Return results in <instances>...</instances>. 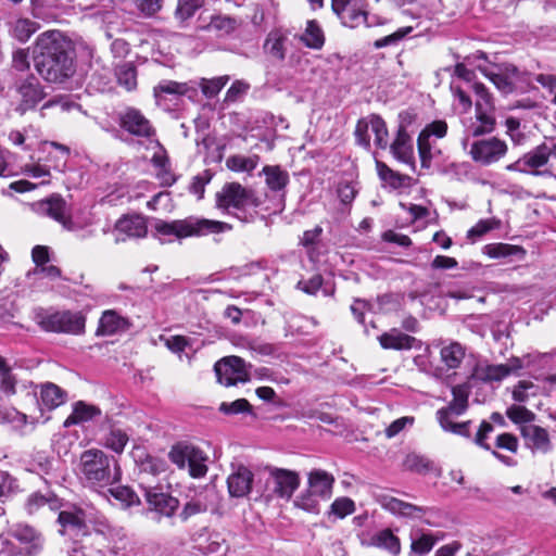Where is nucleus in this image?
I'll return each instance as SVG.
<instances>
[{
  "label": "nucleus",
  "instance_id": "4",
  "mask_svg": "<svg viewBox=\"0 0 556 556\" xmlns=\"http://www.w3.org/2000/svg\"><path fill=\"white\" fill-rule=\"evenodd\" d=\"M261 203L253 190L238 182L226 184L216 193L217 207L244 223L254 218L255 210Z\"/></svg>",
  "mask_w": 556,
  "mask_h": 556
},
{
  "label": "nucleus",
  "instance_id": "2",
  "mask_svg": "<svg viewBox=\"0 0 556 556\" xmlns=\"http://www.w3.org/2000/svg\"><path fill=\"white\" fill-rule=\"evenodd\" d=\"M78 470L84 484L94 490L118 483L122 477L117 462L98 448L81 453Z\"/></svg>",
  "mask_w": 556,
  "mask_h": 556
},
{
  "label": "nucleus",
  "instance_id": "37",
  "mask_svg": "<svg viewBox=\"0 0 556 556\" xmlns=\"http://www.w3.org/2000/svg\"><path fill=\"white\" fill-rule=\"evenodd\" d=\"M483 253L491 258H506L511 256L522 257L526 251L519 245L498 242L484 245Z\"/></svg>",
  "mask_w": 556,
  "mask_h": 556
},
{
  "label": "nucleus",
  "instance_id": "23",
  "mask_svg": "<svg viewBox=\"0 0 556 556\" xmlns=\"http://www.w3.org/2000/svg\"><path fill=\"white\" fill-rule=\"evenodd\" d=\"M390 149L397 161L409 165L412 168L415 167L413 140L404 126L401 125L399 127L396 137L390 146Z\"/></svg>",
  "mask_w": 556,
  "mask_h": 556
},
{
  "label": "nucleus",
  "instance_id": "64",
  "mask_svg": "<svg viewBox=\"0 0 556 556\" xmlns=\"http://www.w3.org/2000/svg\"><path fill=\"white\" fill-rule=\"evenodd\" d=\"M370 116L368 118L359 119L355 128L356 141L359 146L369 149L370 147Z\"/></svg>",
  "mask_w": 556,
  "mask_h": 556
},
{
  "label": "nucleus",
  "instance_id": "21",
  "mask_svg": "<svg viewBox=\"0 0 556 556\" xmlns=\"http://www.w3.org/2000/svg\"><path fill=\"white\" fill-rule=\"evenodd\" d=\"M154 98L160 104L165 94H173L177 97H188L194 100L198 96V84L195 80L189 81H175L169 79L161 80L153 89Z\"/></svg>",
  "mask_w": 556,
  "mask_h": 556
},
{
  "label": "nucleus",
  "instance_id": "20",
  "mask_svg": "<svg viewBox=\"0 0 556 556\" xmlns=\"http://www.w3.org/2000/svg\"><path fill=\"white\" fill-rule=\"evenodd\" d=\"M521 368V361L517 357H514L510 358L507 364H479L475 368V377L483 382L501 381Z\"/></svg>",
  "mask_w": 556,
  "mask_h": 556
},
{
  "label": "nucleus",
  "instance_id": "39",
  "mask_svg": "<svg viewBox=\"0 0 556 556\" xmlns=\"http://www.w3.org/2000/svg\"><path fill=\"white\" fill-rule=\"evenodd\" d=\"M465 348L458 342H451L440 351L441 361L448 369H456L465 357Z\"/></svg>",
  "mask_w": 556,
  "mask_h": 556
},
{
  "label": "nucleus",
  "instance_id": "61",
  "mask_svg": "<svg viewBox=\"0 0 556 556\" xmlns=\"http://www.w3.org/2000/svg\"><path fill=\"white\" fill-rule=\"evenodd\" d=\"M252 409L251 404L245 399H238L231 403L223 402L219 405V410L226 415H237L240 413H250Z\"/></svg>",
  "mask_w": 556,
  "mask_h": 556
},
{
  "label": "nucleus",
  "instance_id": "48",
  "mask_svg": "<svg viewBox=\"0 0 556 556\" xmlns=\"http://www.w3.org/2000/svg\"><path fill=\"white\" fill-rule=\"evenodd\" d=\"M258 160L257 155H233L227 160V166L235 172H252L256 168Z\"/></svg>",
  "mask_w": 556,
  "mask_h": 556
},
{
  "label": "nucleus",
  "instance_id": "26",
  "mask_svg": "<svg viewBox=\"0 0 556 556\" xmlns=\"http://www.w3.org/2000/svg\"><path fill=\"white\" fill-rule=\"evenodd\" d=\"M253 473L244 467L239 466L227 479L228 492L232 497L247 496L252 489Z\"/></svg>",
  "mask_w": 556,
  "mask_h": 556
},
{
  "label": "nucleus",
  "instance_id": "43",
  "mask_svg": "<svg viewBox=\"0 0 556 556\" xmlns=\"http://www.w3.org/2000/svg\"><path fill=\"white\" fill-rule=\"evenodd\" d=\"M129 438L128 434L118 428H111L109 433L103 438L102 444L113 452L121 454Z\"/></svg>",
  "mask_w": 556,
  "mask_h": 556
},
{
  "label": "nucleus",
  "instance_id": "3",
  "mask_svg": "<svg viewBox=\"0 0 556 556\" xmlns=\"http://www.w3.org/2000/svg\"><path fill=\"white\" fill-rule=\"evenodd\" d=\"M154 229L160 240L164 239L170 242L172 238L181 240L193 236L200 237L224 232L230 230L231 226L224 222L189 216L185 219L172 222L157 219L154 224Z\"/></svg>",
  "mask_w": 556,
  "mask_h": 556
},
{
  "label": "nucleus",
  "instance_id": "33",
  "mask_svg": "<svg viewBox=\"0 0 556 556\" xmlns=\"http://www.w3.org/2000/svg\"><path fill=\"white\" fill-rule=\"evenodd\" d=\"M476 124L470 126L473 137H480L494 131L496 126L495 110H475Z\"/></svg>",
  "mask_w": 556,
  "mask_h": 556
},
{
  "label": "nucleus",
  "instance_id": "29",
  "mask_svg": "<svg viewBox=\"0 0 556 556\" xmlns=\"http://www.w3.org/2000/svg\"><path fill=\"white\" fill-rule=\"evenodd\" d=\"M35 206L38 213L53 218L64 227V222L67 220L68 216L66 215V202L62 197L52 195L37 202Z\"/></svg>",
  "mask_w": 556,
  "mask_h": 556
},
{
  "label": "nucleus",
  "instance_id": "15",
  "mask_svg": "<svg viewBox=\"0 0 556 556\" xmlns=\"http://www.w3.org/2000/svg\"><path fill=\"white\" fill-rule=\"evenodd\" d=\"M141 479L140 488L150 509L164 517H173L179 507L178 498L163 492L162 488L146 482L143 477Z\"/></svg>",
  "mask_w": 556,
  "mask_h": 556
},
{
  "label": "nucleus",
  "instance_id": "5",
  "mask_svg": "<svg viewBox=\"0 0 556 556\" xmlns=\"http://www.w3.org/2000/svg\"><path fill=\"white\" fill-rule=\"evenodd\" d=\"M334 477L324 469L307 473L306 488L295 497L293 505L309 514H319L320 503L329 501L333 493Z\"/></svg>",
  "mask_w": 556,
  "mask_h": 556
},
{
  "label": "nucleus",
  "instance_id": "36",
  "mask_svg": "<svg viewBox=\"0 0 556 556\" xmlns=\"http://www.w3.org/2000/svg\"><path fill=\"white\" fill-rule=\"evenodd\" d=\"M40 399L43 406L54 409L66 401V392L59 386L47 382L41 386Z\"/></svg>",
  "mask_w": 556,
  "mask_h": 556
},
{
  "label": "nucleus",
  "instance_id": "44",
  "mask_svg": "<svg viewBox=\"0 0 556 556\" xmlns=\"http://www.w3.org/2000/svg\"><path fill=\"white\" fill-rule=\"evenodd\" d=\"M453 400L444 407L454 413L456 417L463 415L468 407V392L463 386L454 387L452 390Z\"/></svg>",
  "mask_w": 556,
  "mask_h": 556
},
{
  "label": "nucleus",
  "instance_id": "53",
  "mask_svg": "<svg viewBox=\"0 0 556 556\" xmlns=\"http://www.w3.org/2000/svg\"><path fill=\"white\" fill-rule=\"evenodd\" d=\"M237 21L225 15H215L212 17L208 28L218 33L219 36L229 35L237 28Z\"/></svg>",
  "mask_w": 556,
  "mask_h": 556
},
{
  "label": "nucleus",
  "instance_id": "22",
  "mask_svg": "<svg viewBox=\"0 0 556 556\" xmlns=\"http://www.w3.org/2000/svg\"><path fill=\"white\" fill-rule=\"evenodd\" d=\"M289 43V33L282 28L271 29L264 41V52L271 59L285 61Z\"/></svg>",
  "mask_w": 556,
  "mask_h": 556
},
{
  "label": "nucleus",
  "instance_id": "31",
  "mask_svg": "<svg viewBox=\"0 0 556 556\" xmlns=\"http://www.w3.org/2000/svg\"><path fill=\"white\" fill-rule=\"evenodd\" d=\"M494 430V427L491 422L486 421V420H483L476 433V437L473 439V442L486 450V451H490L491 454L497 459L500 460L501 463H503L504 465L508 466V467H514L517 465V460L514 459L513 457H509V456H506L500 452H497L496 450H491V446L485 442L486 438L489 437L490 433H492Z\"/></svg>",
  "mask_w": 556,
  "mask_h": 556
},
{
  "label": "nucleus",
  "instance_id": "25",
  "mask_svg": "<svg viewBox=\"0 0 556 556\" xmlns=\"http://www.w3.org/2000/svg\"><path fill=\"white\" fill-rule=\"evenodd\" d=\"M115 230L124 237H116V241H124L126 238H142L147 235L146 220L140 215H127L119 218L115 224Z\"/></svg>",
  "mask_w": 556,
  "mask_h": 556
},
{
  "label": "nucleus",
  "instance_id": "18",
  "mask_svg": "<svg viewBox=\"0 0 556 556\" xmlns=\"http://www.w3.org/2000/svg\"><path fill=\"white\" fill-rule=\"evenodd\" d=\"M447 132V124L444 121H434L428 124L419 134L417 139V148L421 162V166L429 168L433 157L431 138L441 139Z\"/></svg>",
  "mask_w": 556,
  "mask_h": 556
},
{
  "label": "nucleus",
  "instance_id": "46",
  "mask_svg": "<svg viewBox=\"0 0 556 556\" xmlns=\"http://www.w3.org/2000/svg\"><path fill=\"white\" fill-rule=\"evenodd\" d=\"M374 543L388 549L393 555H397L401 552V543L396 535L390 529H383L374 536Z\"/></svg>",
  "mask_w": 556,
  "mask_h": 556
},
{
  "label": "nucleus",
  "instance_id": "35",
  "mask_svg": "<svg viewBox=\"0 0 556 556\" xmlns=\"http://www.w3.org/2000/svg\"><path fill=\"white\" fill-rule=\"evenodd\" d=\"M126 327V320L121 317L115 311H105L100 320L97 329L98 336H112Z\"/></svg>",
  "mask_w": 556,
  "mask_h": 556
},
{
  "label": "nucleus",
  "instance_id": "16",
  "mask_svg": "<svg viewBox=\"0 0 556 556\" xmlns=\"http://www.w3.org/2000/svg\"><path fill=\"white\" fill-rule=\"evenodd\" d=\"M105 541L111 556H143L144 554V546L129 535L124 527L118 526Z\"/></svg>",
  "mask_w": 556,
  "mask_h": 556
},
{
  "label": "nucleus",
  "instance_id": "62",
  "mask_svg": "<svg viewBox=\"0 0 556 556\" xmlns=\"http://www.w3.org/2000/svg\"><path fill=\"white\" fill-rule=\"evenodd\" d=\"M412 31H413V27L412 26L401 27L396 31H394L393 34L384 36V37L378 39L375 42V47L376 48H383V47L396 45L399 41H401L403 38H405Z\"/></svg>",
  "mask_w": 556,
  "mask_h": 556
},
{
  "label": "nucleus",
  "instance_id": "45",
  "mask_svg": "<svg viewBox=\"0 0 556 556\" xmlns=\"http://www.w3.org/2000/svg\"><path fill=\"white\" fill-rule=\"evenodd\" d=\"M195 81L198 84V89L201 88L206 98H214L229 81V76L224 75L212 79L201 78Z\"/></svg>",
  "mask_w": 556,
  "mask_h": 556
},
{
  "label": "nucleus",
  "instance_id": "42",
  "mask_svg": "<svg viewBox=\"0 0 556 556\" xmlns=\"http://www.w3.org/2000/svg\"><path fill=\"white\" fill-rule=\"evenodd\" d=\"M92 525L93 531L105 540L118 527L109 521V519L98 511H87V525Z\"/></svg>",
  "mask_w": 556,
  "mask_h": 556
},
{
  "label": "nucleus",
  "instance_id": "63",
  "mask_svg": "<svg viewBox=\"0 0 556 556\" xmlns=\"http://www.w3.org/2000/svg\"><path fill=\"white\" fill-rule=\"evenodd\" d=\"M17 378L10 368L4 374L0 375V391L8 397L16 393Z\"/></svg>",
  "mask_w": 556,
  "mask_h": 556
},
{
  "label": "nucleus",
  "instance_id": "17",
  "mask_svg": "<svg viewBox=\"0 0 556 556\" xmlns=\"http://www.w3.org/2000/svg\"><path fill=\"white\" fill-rule=\"evenodd\" d=\"M478 70L504 94L511 93L515 90V83L518 76V70L511 64H493L490 66L479 65Z\"/></svg>",
  "mask_w": 556,
  "mask_h": 556
},
{
  "label": "nucleus",
  "instance_id": "52",
  "mask_svg": "<svg viewBox=\"0 0 556 556\" xmlns=\"http://www.w3.org/2000/svg\"><path fill=\"white\" fill-rule=\"evenodd\" d=\"M203 4L204 0H178L175 17L185 22L191 18Z\"/></svg>",
  "mask_w": 556,
  "mask_h": 556
},
{
  "label": "nucleus",
  "instance_id": "8",
  "mask_svg": "<svg viewBox=\"0 0 556 556\" xmlns=\"http://www.w3.org/2000/svg\"><path fill=\"white\" fill-rule=\"evenodd\" d=\"M549 159V144L547 142H543L525 153L517 161L506 165L505 169L507 172H516L533 176H548L556 180V173L554 170H541L542 167L548 164Z\"/></svg>",
  "mask_w": 556,
  "mask_h": 556
},
{
  "label": "nucleus",
  "instance_id": "13",
  "mask_svg": "<svg viewBox=\"0 0 556 556\" xmlns=\"http://www.w3.org/2000/svg\"><path fill=\"white\" fill-rule=\"evenodd\" d=\"M217 381L226 387L244 383L250 380L247 363L239 356H227L214 366Z\"/></svg>",
  "mask_w": 556,
  "mask_h": 556
},
{
  "label": "nucleus",
  "instance_id": "30",
  "mask_svg": "<svg viewBox=\"0 0 556 556\" xmlns=\"http://www.w3.org/2000/svg\"><path fill=\"white\" fill-rule=\"evenodd\" d=\"M101 416V409L84 401H78L73 406L72 414L65 419L64 427L84 424Z\"/></svg>",
  "mask_w": 556,
  "mask_h": 556
},
{
  "label": "nucleus",
  "instance_id": "1",
  "mask_svg": "<svg viewBox=\"0 0 556 556\" xmlns=\"http://www.w3.org/2000/svg\"><path fill=\"white\" fill-rule=\"evenodd\" d=\"M33 53L35 67L46 81L62 84L75 74L74 43L60 30L39 35Z\"/></svg>",
  "mask_w": 556,
  "mask_h": 556
},
{
  "label": "nucleus",
  "instance_id": "58",
  "mask_svg": "<svg viewBox=\"0 0 556 556\" xmlns=\"http://www.w3.org/2000/svg\"><path fill=\"white\" fill-rule=\"evenodd\" d=\"M142 475L157 476L166 470V463L160 458L147 455L139 465Z\"/></svg>",
  "mask_w": 556,
  "mask_h": 556
},
{
  "label": "nucleus",
  "instance_id": "56",
  "mask_svg": "<svg viewBox=\"0 0 556 556\" xmlns=\"http://www.w3.org/2000/svg\"><path fill=\"white\" fill-rule=\"evenodd\" d=\"M108 488L110 494L116 500L124 503L126 506H131L140 503L138 495L128 486L117 485L113 488L111 485Z\"/></svg>",
  "mask_w": 556,
  "mask_h": 556
},
{
  "label": "nucleus",
  "instance_id": "54",
  "mask_svg": "<svg viewBox=\"0 0 556 556\" xmlns=\"http://www.w3.org/2000/svg\"><path fill=\"white\" fill-rule=\"evenodd\" d=\"M404 467L409 471L426 473L431 470L432 463L422 455L412 453L405 457Z\"/></svg>",
  "mask_w": 556,
  "mask_h": 556
},
{
  "label": "nucleus",
  "instance_id": "9",
  "mask_svg": "<svg viewBox=\"0 0 556 556\" xmlns=\"http://www.w3.org/2000/svg\"><path fill=\"white\" fill-rule=\"evenodd\" d=\"M168 458L179 469L189 468V473L193 478L204 477L207 472V457L199 447L179 442L172 446Z\"/></svg>",
  "mask_w": 556,
  "mask_h": 556
},
{
  "label": "nucleus",
  "instance_id": "51",
  "mask_svg": "<svg viewBox=\"0 0 556 556\" xmlns=\"http://www.w3.org/2000/svg\"><path fill=\"white\" fill-rule=\"evenodd\" d=\"M36 30L37 24L27 18L17 20L11 28L12 36L21 42L27 41Z\"/></svg>",
  "mask_w": 556,
  "mask_h": 556
},
{
  "label": "nucleus",
  "instance_id": "57",
  "mask_svg": "<svg viewBox=\"0 0 556 556\" xmlns=\"http://www.w3.org/2000/svg\"><path fill=\"white\" fill-rule=\"evenodd\" d=\"M355 510V503L345 496L336 498L330 505L329 514L342 519Z\"/></svg>",
  "mask_w": 556,
  "mask_h": 556
},
{
  "label": "nucleus",
  "instance_id": "14",
  "mask_svg": "<svg viewBox=\"0 0 556 556\" xmlns=\"http://www.w3.org/2000/svg\"><path fill=\"white\" fill-rule=\"evenodd\" d=\"M366 1L367 0H331V7L344 26L350 28L358 27L362 24L369 26ZM374 1L378 2L379 0Z\"/></svg>",
  "mask_w": 556,
  "mask_h": 556
},
{
  "label": "nucleus",
  "instance_id": "55",
  "mask_svg": "<svg viewBox=\"0 0 556 556\" xmlns=\"http://www.w3.org/2000/svg\"><path fill=\"white\" fill-rule=\"evenodd\" d=\"M376 167L378 176L384 182H388L393 188H400L403 185L404 176L391 169L383 162L376 160Z\"/></svg>",
  "mask_w": 556,
  "mask_h": 556
},
{
  "label": "nucleus",
  "instance_id": "6",
  "mask_svg": "<svg viewBox=\"0 0 556 556\" xmlns=\"http://www.w3.org/2000/svg\"><path fill=\"white\" fill-rule=\"evenodd\" d=\"M31 318L46 332L78 336L85 332L86 318L80 312L36 307Z\"/></svg>",
  "mask_w": 556,
  "mask_h": 556
},
{
  "label": "nucleus",
  "instance_id": "60",
  "mask_svg": "<svg viewBox=\"0 0 556 556\" xmlns=\"http://www.w3.org/2000/svg\"><path fill=\"white\" fill-rule=\"evenodd\" d=\"M250 90V84L244 80H235L225 94L226 103L240 101Z\"/></svg>",
  "mask_w": 556,
  "mask_h": 556
},
{
  "label": "nucleus",
  "instance_id": "11",
  "mask_svg": "<svg viewBox=\"0 0 556 556\" xmlns=\"http://www.w3.org/2000/svg\"><path fill=\"white\" fill-rule=\"evenodd\" d=\"M268 478L266 479V491L268 496H275L289 501L301 483L300 475L296 471L266 467Z\"/></svg>",
  "mask_w": 556,
  "mask_h": 556
},
{
  "label": "nucleus",
  "instance_id": "10",
  "mask_svg": "<svg viewBox=\"0 0 556 556\" xmlns=\"http://www.w3.org/2000/svg\"><path fill=\"white\" fill-rule=\"evenodd\" d=\"M119 127L136 138L138 141L146 140L150 143L156 138V129L151 121L137 108L127 106L117 114Z\"/></svg>",
  "mask_w": 556,
  "mask_h": 556
},
{
  "label": "nucleus",
  "instance_id": "28",
  "mask_svg": "<svg viewBox=\"0 0 556 556\" xmlns=\"http://www.w3.org/2000/svg\"><path fill=\"white\" fill-rule=\"evenodd\" d=\"M58 521L65 531H72L77 535L88 533L87 511L80 508L62 510L59 514Z\"/></svg>",
  "mask_w": 556,
  "mask_h": 556
},
{
  "label": "nucleus",
  "instance_id": "19",
  "mask_svg": "<svg viewBox=\"0 0 556 556\" xmlns=\"http://www.w3.org/2000/svg\"><path fill=\"white\" fill-rule=\"evenodd\" d=\"M16 91L21 97L17 111L22 114L34 109L45 98V92L39 80L34 76H27L16 84Z\"/></svg>",
  "mask_w": 556,
  "mask_h": 556
},
{
  "label": "nucleus",
  "instance_id": "12",
  "mask_svg": "<svg viewBox=\"0 0 556 556\" xmlns=\"http://www.w3.org/2000/svg\"><path fill=\"white\" fill-rule=\"evenodd\" d=\"M507 152L506 141L497 137H489L473 141L468 153L473 162L490 166L504 159Z\"/></svg>",
  "mask_w": 556,
  "mask_h": 556
},
{
  "label": "nucleus",
  "instance_id": "24",
  "mask_svg": "<svg viewBox=\"0 0 556 556\" xmlns=\"http://www.w3.org/2000/svg\"><path fill=\"white\" fill-rule=\"evenodd\" d=\"M526 445L533 452L546 453L551 448V441L547 431L532 424H525L520 428Z\"/></svg>",
  "mask_w": 556,
  "mask_h": 556
},
{
  "label": "nucleus",
  "instance_id": "41",
  "mask_svg": "<svg viewBox=\"0 0 556 556\" xmlns=\"http://www.w3.org/2000/svg\"><path fill=\"white\" fill-rule=\"evenodd\" d=\"M115 76L117 84L127 91H132L137 87V70L131 63H124L116 67Z\"/></svg>",
  "mask_w": 556,
  "mask_h": 556
},
{
  "label": "nucleus",
  "instance_id": "7",
  "mask_svg": "<svg viewBox=\"0 0 556 556\" xmlns=\"http://www.w3.org/2000/svg\"><path fill=\"white\" fill-rule=\"evenodd\" d=\"M3 546L4 556H37L43 546V539L35 528L26 523L13 525Z\"/></svg>",
  "mask_w": 556,
  "mask_h": 556
},
{
  "label": "nucleus",
  "instance_id": "27",
  "mask_svg": "<svg viewBox=\"0 0 556 556\" xmlns=\"http://www.w3.org/2000/svg\"><path fill=\"white\" fill-rule=\"evenodd\" d=\"M378 502L383 509L402 517L420 518L425 513V508L390 495H380Z\"/></svg>",
  "mask_w": 556,
  "mask_h": 556
},
{
  "label": "nucleus",
  "instance_id": "40",
  "mask_svg": "<svg viewBox=\"0 0 556 556\" xmlns=\"http://www.w3.org/2000/svg\"><path fill=\"white\" fill-rule=\"evenodd\" d=\"M266 185L273 191L282 190L289 182V174L279 166H265L263 168Z\"/></svg>",
  "mask_w": 556,
  "mask_h": 556
},
{
  "label": "nucleus",
  "instance_id": "32",
  "mask_svg": "<svg viewBox=\"0 0 556 556\" xmlns=\"http://www.w3.org/2000/svg\"><path fill=\"white\" fill-rule=\"evenodd\" d=\"M378 339L381 346L387 350H409L417 341L416 338L401 332L397 329H392L389 332H384Z\"/></svg>",
  "mask_w": 556,
  "mask_h": 556
},
{
  "label": "nucleus",
  "instance_id": "34",
  "mask_svg": "<svg viewBox=\"0 0 556 556\" xmlns=\"http://www.w3.org/2000/svg\"><path fill=\"white\" fill-rule=\"evenodd\" d=\"M300 41L307 48L320 50L325 45V34L317 21H307L303 34L299 37Z\"/></svg>",
  "mask_w": 556,
  "mask_h": 556
},
{
  "label": "nucleus",
  "instance_id": "47",
  "mask_svg": "<svg viewBox=\"0 0 556 556\" xmlns=\"http://www.w3.org/2000/svg\"><path fill=\"white\" fill-rule=\"evenodd\" d=\"M370 131L375 135V144L380 149H386L389 134L386 122L379 115H370Z\"/></svg>",
  "mask_w": 556,
  "mask_h": 556
},
{
  "label": "nucleus",
  "instance_id": "59",
  "mask_svg": "<svg viewBox=\"0 0 556 556\" xmlns=\"http://www.w3.org/2000/svg\"><path fill=\"white\" fill-rule=\"evenodd\" d=\"M435 544V539L431 534H421L418 539H413L410 553L416 556L428 554Z\"/></svg>",
  "mask_w": 556,
  "mask_h": 556
},
{
  "label": "nucleus",
  "instance_id": "49",
  "mask_svg": "<svg viewBox=\"0 0 556 556\" xmlns=\"http://www.w3.org/2000/svg\"><path fill=\"white\" fill-rule=\"evenodd\" d=\"M94 219L90 211H81L73 216H68L64 222V228L68 231H78L93 225Z\"/></svg>",
  "mask_w": 556,
  "mask_h": 556
},
{
  "label": "nucleus",
  "instance_id": "38",
  "mask_svg": "<svg viewBox=\"0 0 556 556\" xmlns=\"http://www.w3.org/2000/svg\"><path fill=\"white\" fill-rule=\"evenodd\" d=\"M212 495H214L213 492L199 493L187 502L179 514L181 520L187 521L190 517L206 511L208 508V497Z\"/></svg>",
  "mask_w": 556,
  "mask_h": 556
},
{
  "label": "nucleus",
  "instance_id": "50",
  "mask_svg": "<svg viewBox=\"0 0 556 556\" xmlns=\"http://www.w3.org/2000/svg\"><path fill=\"white\" fill-rule=\"evenodd\" d=\"M472 90L476 96L475 110H495L493 97L483 84L475 83Z\"/></svg>",
  "mask_w": 556,
  "mask_h": 556
}]
</instances>
